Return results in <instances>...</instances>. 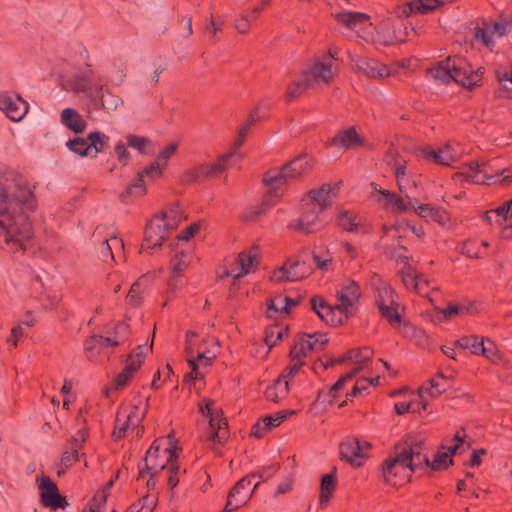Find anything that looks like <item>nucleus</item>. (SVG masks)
Returning <instances> with one entry per match:
<instances>
[{
	"label": "nucleus",
	"instance_id": "1",
	"mask_svg": "<svg viewBox=\"0 0 512 512\" xmlns=\"http://www.w3.org/2000/svg\"><path fill=\"white\" fill-rule=\"evenodd\" d=\"M36 208V200L27 180L14 172L0 177V234L6 243L22 247L30 239L32 225L26 215Z\"/></svg>",
	"mask_w": 512,
	"mask_h": 512
},
{
	"label": "nucleus",
	"instance_id": "2",
	"mask_svg": "<svg viewBox=\"0 0 512 512\" xmlns=\"http://www.w3.org/2000/svg\"><path fill=\"white\" fill-rule=\"evenodd\" d=\"M178 446L174 434L156 439L146 452L145 467L140 469L138 478H144L147 474L150 478L147 481L148 487L155 486V476L170 467V464L177 462L179 458Z\"/></svg>",
	"mask_w": 512,
	"mask_h": 512
},
{
	"label": "nucleus",
	"instance_id": "3",
	"mask_svg": "<svg viewBox=\"0 0 512 512\" xmlns=\"http://www.w3.org/2000/svg\"><path fill=\"white\" fill-rule=\"evenodd\" d=\"M428 74L437 83L446 84L453 81L466 88L478 85L481 80L478 72L460 57H448L439 61L429 69Z\"/></svg>",
	"mask_w": 512,
	"mask_h": 512
},
{
	"label": "nucleus",
	"instance_id": "4",
	"mask_svg": "<svg viewBox=\"0 0 512 512\" xmlns=\"http://www.w3.org/2000/svg\"><path fill=\"white\" fill-rule=\"evenodd\" d=\"M299 177L294 171L287 170V166H283L281 169H271L266 172L263 181L268 188L267 194L260 205L248 209L245 216L246 219L255 220L258 216L264 214L274 205V199H278L283 195V186Z\"/></svg>",
	"mask_w": 512,
	"mask_h": 512
},
{
	"label": "nucleus",
	"instance_id": "5",
	"mask_svg": "<svg viewBox=\"0 0 512 512\" xmlns=\"http://www.w3.org/2000/svg\"><path fill=\"white\" fill-rule=\"evenodd\" d=\"M183 214L178 206L170 207L160 215L153 217L146 226L142 249L160 247L170 233L178 227Z\"/></svg>",
	"mask_w": 512,
	"mask_h": 512
},
{
	"label": "nucleus",
	"instance_id": "6",
	"mask_svg": "<svg viewBox=\"0 0 512 512\" xmlns=\"http://www.w3.org/2000/svg\"><path fill=\"white\" fill-rule=\"evenodd\" d=\"M445 390H440L439 386H403L399 390L390 392V396L402 395L403 401L395 404L394 408L398 415L405 413H419L424 410L430 399L444 393Z\"/></svg>",
	"mask_w": 512,
	"mask_h": 512
},
{
	"label": "nucleus",
	"instance_id": "7",
	"mask_svg": "<svg viewBox=\"0 0 512 512\" xmlns=\"http://www.w3.org/2000/svg\"><path fill=\"white\" fill-rule=\"evenodd\" d=\"M394 451L416 472L429 464L428 448L421 435H408L395 445Z\"/></svg>",
	"mask_w": 512,
	"mask_h": 512
},
{
	"label": "nucleus",
	"instance_id": "8",
	"mask_svg": "<svg viewBox=\"0 0 512 512\" xmlns=\"http://www.w3.org/2000/svg\"><path fill=\"white\" fill-rule=\"evenodd\" d=\"M371 448L370 442L355 436H347L339 444L340 458L353 468H359L369 458Z\"/></svg>",
	"mask_w": 512,
	"mask_h": 512
},
{
	"label": "nucleus",
	"instance_id": "9",
	"mask_svg": "<svg viewBox=\"0 0 512 512\" xmlns=\"http://www.w3.org/2000/svg\"><path fill=\"white\" fill-rule=\"evenodd\" d=\"M414 472L394 450L382 464L383 480L391 486H401L409 482Z\"/></svg>",
	"mask_w": 512,
	"mask_h": 512
},
{
	"label": "nucleus",
	"instance_id": "10",
	"mask_svg": "<svg viewBox=\"0 0 512 512\" xmlns=\"http://www.w3.org/2000/svg\"><path fill=\"white\" fill-rule=\"evenodd\" d=\"M199 410L209 418L212 433L208 436V440L219 443L226 440L228 438V423L223 417L222 409L215 405V401L213 399H203V402L199 404Z\"/></svg>",
	"mask_w": 512,
	"mask_h": 512
},
{
	"label": "nucleus",
	"instance_id": "11",
	"mask_svg": "<svg viewBox=\"0 0 512 512\" xmlns=\"http://www.w3.org/2000/svg\"><path fill=\"white\" fill-rule=\"evenodd\" d=\"M236 152L220 156L213 163H201L187 169L183 174V181L187 183L202 182L214 178L226 170L227 163Z\"/></svg>",
	"mask_w": 512,
	"mask_h": 512
},
{
	"label": "nucleus",
	"instance_id": "12",
	"mask_svg": "<svg viewBox=\"0 0 512 512\" xmlns=\"http://www.w3.org/2000/svg\"><path fill=\"white\" fill-rule=\"evenodd\" d=\"M255 478L256 475H246L234 485L228 494L223 512L235 511L247 503L259 485V481H254Z\"/></svg>",
	"mask_w": 512,
	"mask_h": 512
},
{
	"label": "nucleus",
	"instance_id": "13",
	"mask_svg": "<svg viewBox=\"0 0 512 512\" xmlns=\"http://www.w3.org/2000/svg\"><path fill=\"white\" fill-rule=\"evenodd\" d=\"M328 341L329 339L324 333L301 334L294 341L290 350V358L304 361L310 353L321 351Z\"/></svg>",
	"mask_w": 512,
	"mask_h": 512
},
{
	"label": "nucleus",
	"instance_id": "14",
	"mask_svg": "<svg viewBox=\"0 0 512 512\" xmlns=\"http://www.w3.org/2000/svg\"><path fill=\"white\" fill-rule=\"evenodd\" d=\"M466 178L476 184H492L497 182H505L511 177L508 170L501 172L495 171L488 163L471 162L465 172Z\"/></svg>",
	"mask_w": 512,
	"mask_h": 512
},
{
	"label": "nucleus",
	"instance_id": "15",
	"mask_svg": "<svg viewBox=\"0 0 512 512\" xmlns=\"http://www.w3.org/2000/svg\"><path fill=\"white\" fill-rule=\"evenodd\" d=\"M146 411L147 403L143 401H139L137 405H134L132 410H121L115 420L113 435L118 439L126 437L133 425H138L142 422Z\"/></svg>",
	"mask_w": 512,
	"mask_h": 512
},
{
	"label": "nucleus",
	"instance_id": "16",
	"mask_svg": "<svg viewBox=\"0 0 512 512\" xmlns=\"http://www.w3.org/2000/svg\"><path fill=\"white\" fill-rule=\"evenodd\" d=\"M360 287L353 280H345L342 287L336 293L337 303L335 308L340 314H343L345 318L352 316L357 308V304L360 298Z\"/></svg>",
	"mask_w": 512,
	"mask_h": 512
},
{
	"label": "nucleus",
	"instance_id": "17",
	"mask_svg": "<svg viewBox=\"0 0 512 512\" xmlns=\"http://www.w3.org/2000/svg\"><path fill=\"white\" fill-rule=\"evenodd\" d=\"M215 358L216 355L209 350L195 354L194 349L188 346L187 363L191 371L185 375L184 381H203L207 368L213 364Z\"/></svg>",
	"mask_w": 512,
	"mask_h": 512
},
{
	"label": "nucleus",
	"instance_id": "18",
	"mask_svg": "<svg viewBox=\"0 0 512 512\" xmlns=\"http://www.w3.org/2000/svg\"><path fill=\"white\" fill-rule=\"evenodd\" d=\"M310 275V269L304 261L288 260L280 268L274 270L270 279L275 283L295 282Z\"/></svg>",
	"mask_w": 512,
	"mask_h": 512
},
{
	"label": "nucleus",
	"instance_id": "19",
	"mask_svg": "<svg viewBox=\"0 0 512 512\" xmlns=\"http://www.w3.org/2000/svg\"><path fill=\"white\" fill-rule=\"evenodd\" d=\"M334 75L332 66L319 60L309 63L302 72V77L307 79L311 87L320 88L329 85L333 81Z\"/></svg>",
	"mask_w": 512,
	"mask_h": 512
},
{
	"label": "nucleus",
	"instance_id": "20",
	"mask_svg": "<svg viewBox=\"0 0 512 512\" xmlns=\"http://www.w3.org/2000/svg\"><path fill=\"white\" fill-rule=\"evenodd\" d=\"M333 16L340 24L354 30L359 37L368 40L367 28L372 25L369 15L361 12L342 11L333 13Z\"/></svg>",
	"mask_w": 512,
	"mask_h": 512
},
{
	"label": "nucleus",
	"instance_id": "21",
	"mask_svg": "<svg viewBox=\"0 0 512 512\" xmlns=\"http://www.w3.org/2000/svg\"><path fill=\"white\" fill-rule=\"evenodd\" d=\"M259 252L256 247L242 251L235 259V267L225 271V276L240 279L255 271L258 265Z\"/></svg>",
	"mask_w": 512,
	"mask_h": 512
},
{
	"label": "nucleus",
	"instance_id": "22",
	"mask_svg": "<svg viewBox=\"0 0 512 512\" xmlns=\"http://www.w3.org/2000/svg\"><path fill=\"white\" fill-rule=\"evenodd\" d=\"M373 350L370 347H362V348H353L347 351L344 355L339 356L330 363L324 365V368H328L329 366H333L336 364H344L347 366H351L354 368H358L361 371L366 364L372 359Z\"/></svg>",
	"mask_w": 512,
	"mask_h": 512
},
{
	"label": "nucleus",
	"instance_id": "23",
	"mask_svg": "<svg viewBox=\"0 0 512 512\" xmlns=\"http://www.w3.org/2000/svg\"><path fill=\"white\" fill-rule=\"evenodd\" d=\"M28 108V103L20 96L0 92V110L5 112L10 120L21 121L27 114Z\"/></svg>",
	"mask_w": 512,
	"mask_h": 512
},
{
	"label": "nucleus",
	"instance_id": "24",
	"mask_svg": "<svg viewBox=\"0 0 512 512\" xmlns=\"http://www.w3.org/2000/svg\"><path fill=\"white\" fill-rule=\"evenodd\" d=\"M153 342L149 346L139 345L136 350L131 353L125 363L123 370L117 375L115 384H126L132 380L133 374L143 364L147 351L152 349Z\"/></svg>",
	"mask_w": 512,
	"mask_h": 512
},
{
	"label": "nucleus",
	"instance_id": "25",
	"mask_svg": "<svg viewBox=\"0 0 512 512\" xmlns=\"http://www.w3.org/2000/svg\"><path fill=\"white\" fill-rule=\"evenodd\" d=\"M320 212L314 205L304 200L301 215L290 224V227L305 233L313 232L321 226Z\"/></svg>",
	"mask_w": 512,
	"mask_h": 512
},
{
	"label": "nucleus",
	"instance_id": "26",
	"mask_svg": "<svg viewBox=\"0 0 512 512\" xmlns=\"http://www.w3.org/2000/svg\"><path fill=\"white\" fill-rule=\"evenodd\" d=\"M86 438L87 433L84 430H79L68 441L67 447L62 453L60 459V464L63 466V468L57 471L59 476L63 474L67 468L71 467L76 461L79 460V451L82 449Z\"/></svg>",
	"mask_w": 512,
	"mask_h": 512
},
{
	"label": "nucleus",
	"instance_id": "27",
	"mask_svg": "<svg viewBox=\"0 0 512 512\" xmlns=\"http://www.w3.org/2000/svg\"><path fill=\"white\" fill-rule=\"evenodd\" d=\"M41 490V502L45 507L53 509L65 508L68 503L66 498L58 492L56 484L48 476H42L39 484Z\"/></svg>",
	"mask_w": 512,
	"mask_h": 512
},
{
	"label": "nucleus",
	"instance_id": "28",
	"mask_svg": "<svg viewBox=\"0 0 512 512\" xmlns=\"http://www.w3.org/2000/svg\"><path fill=\"white\" fill-rule=\"evenodd\" d=\"M422 154L429 161L449 166L461 157L462 150L458 146L454 147L452 144L447 143L438 150L425 148L422 150Z\"/></svg>",
	"mask_w": 512,
	"mask_h": 512
},
{
	"label": "nucleus",
	"instance_id": "29",
	"mask_svg": "<svg viewBox=\"0 0 512 512\" xmlns=\"http://www.w3.org/2000/svg\"><path fill=\"white\" fill-rule=\"evenodd\" d=\"M338 186L331 184H323L320 188L311 190L305 201L314 205L319 211H323L331 206L333 199L336 197Z\"/></svg>",
	"mask_w": 512,
	"mask_h": 512
},
{
	"label": "nucleus",
	"instance_id": "30",
	"mask_svg": "<svg viewBox=\"0 0 512 512\" xmlns=\"http://www.w3.org/2000/svg\"><path fill=\"white\" fill-rule=\"evenodd\" d=\"M371 186L374 188L373 196L375 200L386 209L395 213H402L408 210L409 206L405 204L402 197L388 190L377 188V185L374 183Z\"/></svg>",
	"mask_w": 512,
	"mask_h": 512
},
{
	"label": "nucleus",
	"instance_id": "31",
	"mask_svg": "<svg viewBox=\"0 0 512 512\" xmlns=\"http://www.w3.org/2000/svg\"><path fill=\"white\" fill-rule=\"evenodd\" d=\"M289 414H294V411L283 410L275 414L263 417L253 425L251 429V435L256 438H262L269 431L283 423Z\"/></svg>",
	"mask_w": 512,
	"mask_h": 512
},
{
	"label": "nucleus",
	"instance_id": "32",
	"mask_svg": "<svg viewBox=\"0 0 512 512\" xmlns=\"http://www.w3.org/2000/svg\"><path fill=\"white\" fill-rule=\"evenodd\" d=\"M407 37V28L396 29L391 23L386 22L383 23L376 32L375 38H373L374 42L383 44V45H392L396 43L405 42Z\"/></svg>",
	"mask_w": 512,
	"mask_h": 512
},
{
	"label": "nucleus",
	"instance_id": "33",
	"mask_svg": "<svg viewBox=\"0 0 512 512\" xmlns=\"http://www.w3.org/2000/svg\"><path fill=\"white\" fill-rule=\"evenodd\" d=\"M355 65L368 78L382 79L390 76V69L375 59L358 58L355 60Z\"/></svg>",
	"mask_w": 512,
	"mask_h": 512
},
{
	"label": "nucleus",
	"instance_id": "34",
	"mask_svg": "<svg viewBox=\"0 0 512 512\" xmlns=\"http://www.w3.org/2000/svg\"><path fill=\"white\" fill-rule=\"evenodd\" d=\"M364 139L356 131L355 127H349L339 131L331 140V145L348 150L357 149L364 145Z\"/></svg>",
	"mask_w": 512,
	"mask_h": 512
},
{
	"label": "nucleus",
	"instance_id": "35",
	"mask_svg": "<svg viewBox=\"0 0 512 512\" xmlns=\"http://www.w3.org/2000/svg\"><path fill=\"white\" fill-rule=\"evenodd\" d=\"M506 33V27L497 22L483 23L475 31V40L481 41L485 46L490 47L495 40Z\"/></svg>",
	"mask_w": 512,
	"mask_h": 512
},
{
	"label": "nucleus",
	"instance_id": "36",
	"mask_svg": "<svg viewBox=\"0 0 512 512\" xmlns=\"http://www.w3.org/2000/svg\"><path fill=\"white\" fill-rule=\"evenodd\" d=\"M372 286L374 290L375 303L378 309L394 305L397 302L396 296L391 289L382 279L374 277L372 279Z\"/></svg>",
	"mask_w": 512,
	"mask_h": 512
},
{
	"label": "nucleus",
	"instance_id": "37",
	"mask_svg": "<svg viewBox=\"0 0 512 512\" xmlns=\"http://www.w3.org/2000/svg\"><path fill=\"white\" fill-rule=\"evenodd\" d=\"M337 487V470H333L321 477L320 492H319V505L321 508L327 507L330 500L333 498Z\"/></svg>",
	"mask_w": 512,
	"mask_h": 512
},
{
	"label": "nucleus",
	"instance_id": "38",
	"mask_svg": "<svg viewBox=\"0 0 512 512\" xmlns=\"http://www.w3.org/2000/svg\"><path fill=\"white\" fill-rule=\"evenodd\" d=\"M400 305L395 302L394 305H388L382 309H379L381 316L394 328L400 330L404 335H408L410 331H413L414 328L408 324H402L401 314H400Z\"/></svg>",
	"mask_w": 512,
	"mask_h": 512
},
{
	"label": "nucleus",
	"instance_id": "39",
	"mask_svg": "<svg viewBox=\"0 0 512 512\" xmlns=\"http://www.w3.org/2000/svg\"><path fill=\"white\" fill-rule=\"evenodd\" d=\"M191 260V253L179 252L177 253L170 262L172 277L169 281L170 291L174 292L177 287V279L181 276V273L188 267Z\"/></svg>",
	"mask_w": 512,
	"mask_h": 512
},
{
	"label": "nucleus",
	"instance_id": "40",
	"mask_svg": "<svg viewBox=\"0 0 512 512\" xmlns=\"http://www.w3.org/2000/svg\"><path fill=\"white\" fill-rule=\"evenodd\" d=\"M415 213L422 218H430L435 222L444 225L448 220V214L442 208L431 206L429 204H417L411 202Z\"/></svg>",
	"mask_w": 512,
	"mask_h": 512
},
{
	"label": "nucleus",
	"instance_id": "41",
	"mask_svg": "<svg viewBox=\"0 0 512 512\" xmlns=\"http://www.w3.org/2000/svg\"><path fill=\"white\" fill-rule=\"evenodd\" d=\"M61 123L76 134L82 133L87 127L86 121L78 111L73 108H65L61 112Z\"/></svg>",
	"mask_w": 512,
	"mask_h": 512
},
{
	"label": "nucleus",
	"instance_id": "42",
	"mask_svg": "<svg viewBox=\"0 0 512 512\" xmlns=\"http://www.w3.org/2000/svg\"><path fill=\"white\" fill-rule=\"evenodd\" d=\"M146 194V186L143 181V173H138L133 182L120 194L123 203H130Z\"/></svg>",
	"mask_w": 512,
	"mask_h": 512
},
{
	"label": "nucleus",
	"instance_id": "43",
	"mask_svg": "<svg viewBox=\"0 0 512 512\" xmlns=\"http://www.w3.org/2000/svg\"><path fill=\"white\" fill-rule=\"evenodd\" d=\"M311 302V308L316 312V314L319 316V318L323 321H325L328 324H336L337 322H340L341 320H335L334 319V312L337 311L335 308V305L332 307L328 305L321 297L314 296L310 300Z\"/></svg>",
	"mask_w": 512,
	"mask_h": 512
},
{
	"label": "nucleus",
	"instance_id": "44",
	"mask_svg": "<svg viewBox=\"0 0 512 512\" xmlns=\"http://www.w3.org/2000/svg\"><path fill=\"white\" fill-rule=\"evenodd\" d=\"M345 386H324L318 393L316 403L332 405L337 403L344 394Z\"/></svg>",
	"mask_w": 512,
	"mask_h": 512
},
{
	"label": "nucleus",
	"instance_id": "45",
	"mask_svg": "<svg viewBox=\"0 0 512 512\" xmlns=\"http://www.w3.org/2000/svg\"><path fill=\"white\" fill-rule=\"evenodd\" d=\"M337 222L340 227L348 232L358 230L363 226V218L350 211H342L338 214Z\"/></svg>",
	"mask_w": 512,
	"mask_h": 512
},
{
	"label": "nucleus",
	"instance_id": "46",
	"mask_svg": "<svg viewBox=\"0 0 512 512\" xmlns=\"http://www.w3.org/2000/svg\"><path fill=\"white\" fill-rule=\"evenodd\" d=\"M484 338L475 335L463 336L454 342V345L463 350H469L474 355H480L484 345Z\"/></svg>",
	"mask_w": 512,
	"mask_h": 512
},
{
	"label": "nucleus",
	"instance_id": "47",
	"mask_svg": "<svg viewBox=\"0 0 512 512\" xmlns=\"http://www.w3.org/2000/svg\"><path fill=\"white\" fill-rule=\"evenodd\" d=\"M480 355L496 365H506L508 363L502 352L489 339H487L486 342L484 341Z\"/></svg>",
	"mask_w": 512,
	"mask_h": 512
},
{
	"label": "nucleus",
	"instance_id": "48",
	"mask_svg": "<svg viewBox=\"0 0 512 512\" xmlns=\"http://www.w3.org/2000/svg\"><path fill=\"white\" fill-rule=\"evenodd\" d=\"M402 280L406 287L413 289L417 292H421L423 285H427V280L421 275H418L410 266H407L402 271Z\"/></svg>",
	"mask_w": 512,
	"mask_h": 512
},
{
	"label": "nucleus",
	"instance_id": "49",
	"mask_svg": "<svg viewBox=\"0 0 512 512\" xmlns=\"http://www.w3.org/2000/svg\"><path fill=\"white\" fill-rule=\"evenodd\" d=\"M291 298L284 295H276L268 303V317H274L275 314H288L290 312Z\"/></svg>",
	"mask_w": 512,
	"mask_h": 512
},
{
	"label": "nucleus",
	"instance_id": "50",
	"mask_svg": "<svg viewBox=\"0 0 512 512\" xmlns=\"http://www.w3.org/2000/svg\"><path fill=\"white\" fill-rule=\"evenodd\" d=\"M146 276H142L131 286L128 294H127V303L132 307H138L143 301V294L145 292V287L143 282L145 281Z\"/></svg>",
	"mask_w": 512,
	"mask_h": 512
},
{
	"label": "nucleus",
	"instance_id": "51",
	"mask_svg": "<svg viewBox=\"0 0 512 512\" xmlns=\"http://www.w3.org/2000/svg\"><path fill=\"white\" fill-rule=\"evenodd\" d=\"M66 147L73 153L84 157L91 156L92 157V147L89 146V142L87 139L76 137L72 140H69L66 143Z\"/></svg>",
	"mask_w": 512,
	"mask_h": 512
},
{
	"label": "nucleus",
	"instance_id": "52",
	"mask_svg": "<svg viewBox=\"0 0 512 512\" xmlns=\"http://www.w3.org/2000/svg\"><path fill=\"white\" fill-rule=\"evenodd\" d=\"M261 11V7L256 6L252 9L251 14H243L239 18H235L234 27L241 34L248 33L251 23L256 19L257 14Z\"/></svg>",
	"mask_w": 512,
	"mask_h": 512
},
{
	"label": "nucleus",
	"instance_id": "53",
	"mask_svg": "<svg viewBox=\"0 0 512 512\" xmlns=\"http://www.w3.org/2000/svg\"><path fill=\"white\" fill-rule=\"evenodd\" d=\"M87 140L89 142V146L92 147V157H95L98 153L104 150L108 144L109 137L99 131H96L90 133Z\"/></svg>",
	"mask_w": 512,
	"mask_h": 512
},
{
	"label": "nucleus",
	"instance_id": "54",
	"mask_svg": "<svg viewBox=\"0 0 512 512\" xmlns=\"http://www.w3.org/2000/svg\"><path fill=\"white\" fill-rule=\"evenodd\" d=\"M157 505V499L154 496L146 495L138 502L132 504L126 512H152Z\"/></svg>",
	"mask_w": 512,
	"mask_h": 512
},
{
	"label": "nucleus",
	"instance_id": "55",
	"mask_svg": "<svg viewBox=\"0 0 512 512\" xmlns=\"http://www.w3.org/2000/svg\"><path fill=\"white\" fill-rule=\"evenodd\" d=\"M453 464L452 458H449V454L445 451L438 452L432 461L429 460V464H425V468H431L433 471H439L445 469Z\"/></svg>",
	"mask_w": 512,
	"mask_h": 512
},
{
	"label": "nucleus",
	"instance_id": "56",
	"mask_svg": "<svg viewBox=\"0 0 512 512\" xmlns=\"http://www.w3.org/2000/svg\"><path fill=\"white\" fill-rule=\"evenodd\" d=\"M406 251L407 248L402 245L397 247L393 245H387L384 247V253L388 258L404 264H407L409 259V257L405 255Z\"/></svg>",
	"mask_w": 512,
	"mask_h": 512
},
{
	"label": "nucleus",
	"instance_id": "57",
	"mask_svg": "<svg viewBox=\"0 0 512 512\" xmlns=\"http://www.w3.org/2000/svg\"><path fill=\"white\" fill-rule=\"evenodd\" d=\"M311 85L305 77L291 84L286 93V99L288 101L294 100L295 98L302 95Z\"/></svg>",
	"mask_w": 512,
	"mask_h": 512
},
{
	"label": "nucleus",
	"instance_id": "58",
	"mask_svg": "<svg viewBox=\"0 0 512 512\" xmlns=\"http://www.w3.org/2000/svg\"><path fill=\"white\" fill-rule=\"evenodd\" d=\"M304 361L291 359V365L287 368L286 372H283L279 375L276 380V384H289L290 381L293 380L294 376L299 372L301 366L304 364Z\"/></svg>",
	"mask_w": 512,
	"mask_h": 512
},
{
	"label": "nucleus",
	"instance_id": "59",
	"mask_svg": "<svg viewBox=\"0 0 512 512\" xmlns=\"http://www.w3.org/2000/svg\"><path fill=\"white\" fill-rule=\"evenodd\" d=\"M289 394V386H267L264 395L271 402L277 403Z\"/></svg>",
	"mask_w": 512,
	"mask_h": 512
},
{
	"label": "nucleus",
	"instance_id": "60",
	"mask_svg": "<svg viewBox=\"0 0 512 512\" xmlns=\"http://www.w3.org/2000/svg\"><path fill=\"white\" fill-rule=\"evenodd\" d=\"M287 334V328L284 327H271L266 331L265 343L269 349L277 344L284 335Z\"/></svg>",
	"mask_w": 512,
	"mask_h": 512
},
{
	"label": "nucleus",
	"instance_id": "61",
	"mask_svg": "<svg viewBox=\"0 0 512 512\" xmlns=\"http://www.w3.org/2000/svg\"><path fill=\"white\" fill-rule=\"evenodd\" d=\"M115 246L123 247L122 240L118 239L117 237H112L110 239H105L102 242L100 248V255L103 258V260H106V258L114 259L112 248Z\"/></svg>",
	"mask_w": 512,
	"mask_h": 512
},
{
	"label": "nucleus",
	"instance_id": "62",
	"mask_svg": "<svg viewBox=\"0 0 512 512\" xmlns=\"http://www.w3.org/2000/svg\"><path fill=\"white\" fill-rule=\"evenodd\" d=\"M285 166H287V170L294 171L295 174H298L300 177L307 173L310 168L309 162L305 156H299Z\"/></svg>",
	"mask_w": 512,
	"mask_h": 512
},
{
	"label": "nucleus",
	"instance_id": "63",
	"mask_svg": "<svg viewBox=\"0 0 512 512\" xmlns=\"http://www.w3.org/2000/svg\"><path fill=\"white\" fill-rule=\"evenodd\" d=\"M102 342L103 336L98 335H93L86 340L85 351L88 354V358L93 359L96 357V354L93 353V351L97 350V353H99V350L103 348Z\"/></svg>",
	"mask_w": 512,
	"mask_h": 512
},
{
	"label": "nucleus",
	"instance_id": "64",
	"mask_svg": "<svg viewBox=\"0 0 512 512\" xmlns=\"http://www.w3.org/2000/svg\"><path fill=\"white\" fill-rule=\"evenodd\" d=\"M280 469V465L278 463L268 465L266 467H263L261 470L251 473L250 475H256L257 481H268L270 478H272Z\"/></svg>",
	"mask_w": 512,
	"mask_h": 512
}]
</instances>
